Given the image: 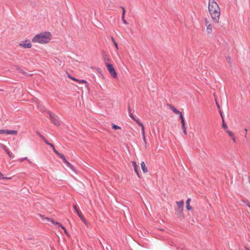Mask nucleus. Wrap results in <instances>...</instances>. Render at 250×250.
<instances>
[{
    "instance_id": "1",
    "label": "nucleus",
    "mask_w": 250,
    "mask_h": 250,
    "mask_svg": "<svg viewBox=\"0 0 250 250\" xmlns=\"http://www.w3.org/2000/svg\"><path fill=\"white\" fill-rule=\"evenodd\" d=\"M208 9L212 21L218 23L220 16V8L215 0H208Z\"/></svg>"
},
{
    "instance_id": "2",
    "label": "nucleus",
    "mask_w": 250,
    "mask_h": 250,
    "mask_svg": "<svg viewBox=\"0 0 250 250\" xmlns=\"http://www.w3.org/2000/svg\"><path fill=\"white\" fill-rule=\"evenodd\" d=\"M51 34L49 32H42L36 35L32 40L33 42L46 43L51 40Z\"/></svg>"
},
{
    "instance_id": "3",
    "label": "nucleus",
    "mask_w": 250,
    "mask_h": 250,
    "mask_svg": "<svg viewBox=\"0 0 250 250\" xmlns=\"http://www.w3.org/2000/svg\"><path fill=\"white\" fill-rule=\"evenodd\" d=\"M45 222L47 223L48 224H49L50 223H52L53 224L57 225L59 227H61L63 230L65 232V233L66 235H68V233L67 232V230L65 227H64L63 226H62L60 223L55 221L54 220L49 218H45L44 221Z\"/></svg>"
},
{
    "instance_id": "4",
    "label": "nucleus",
    "mask_w": 250,
    "mask_h": 250,
    "mask_svg": "<svg viewBox=\"0 0 250 250\" xmlns=\"http://www.w3.org/2000/svg\"><path fill=\"white\" fill-rule=\"evenodd\" d=\"M106 66L111 76L114 78H116L117 73L114 68L113 65L110 63H107Z\"/></svg>"
},
{
    "instance_id": "5",
    "label": "nucleus",
    "mask_w": 250,
    "mask_h": 250,
    "mask_svg": "<svg viewBox=\"0 0 250 250\" xmlns=\"http://www.w3.org/2000/svg\"><path fill=\"white\" fill-rule=\"evenodd\" d=\"M19 46L23 48H30L32 47V44L30 40H25L19 43Z\"/></svg>"
},
{
    "instance_id": "6",
    "label": "nucleus",
    "mask_w": 250,
    "mask_h": 250,
    "mask_svg": "<svg viewBox=\"0 0 250 250\" xmlns=\"http://www.w3.org/2000/svg\"><path fill=\"white\" fill-rule=\"evenodd\" d=\"M49 114L50 116V118L51 119V122L56 125L59 126L60 125V122L58 120V117L52 114L51 112H49Z\"/></svg>"
},
{
    "instance_id": "7",
    "label": "nucleus",
    "mask_w": 250,
    "mask_h": 250,
    "mask_svg": "<svg viewBox=\"0 0 250 250\" xmlns=\"http://www.w3.org/2000/svg\"><path fill=\"white\" fill-rule=\"evenodd\" d=\"M6 134L10 135H17L18 131L16 130H11L7 129H0V134Z\"/></svg>"
},
{
    "instance_id": "8",
    "label": "nucleus",
    "mask_w": 250,
    "mask_h": 250,
    "mask_svg": "<svg viewBox=\"0 0 250 250\" xmlns=\"http://www.w3.org/2000/svg\"><path fill=\"white\" fill-rule=\"evenodd\" d=\"M205 25L207 27V31L208 33L210 34L212 32V26L210 22L208 20H205Z\"/></svg>"
},
{
    "instance_id": "9",
    "label": "nucleus",
    "mask_w": 250,
    "mask_h": 250,
    "mask_svg": "<svg viewBox=\"0 0 250 250\" xmlns=\"http://www.w3.org/2000/svg\"><path fill=\"white\" fill-rule=\"evenodd\" d=\"M173 111L176 114H177V115H178L179 116L181 120L182 125H185V119L183 116L182 112H180V110H173Z\"/></svg>"
},
{
    "instance_id": "10",
    "label": "nucleus",
    "mask_w": 250,
    "mask_h": 250,
    "mask_svg": "<svg viewBox=\"0 0 250 250\" xmlns=\"http://www.w3.org/2000/svg\"><path fill=\"white\" fill-rule=\"evenodd\" d=\"M184 201L183 200H181L179 202H176V204L178 207V210L179 212L182 213L183 209V207H184Z\"/></svg>"
},
{
    "instance_id": "11",
    "label": "nucleus",
    "mask_w": 250,
    "mask_h": 250,
    "mask_svg": "<svg viewBox=\"0 0 250 250\" xmlns=\"http://www.w3.org/2000/svg\"><path fill=\"white\" fill-rule=\"evenodd\" d=\"M73 207H74V208L75 211L76 212L77 214H78V215L79 216V217H81V216H83L82 214V213L81 211V210H80L79 207L76 205H74L73 206Z\"/></svg>"
},
{
    "instance_id": "12",
    "label": "nucleus",
    "mask_w": 250,
    "mask_h": 250,
    "mask_svg": "<svg viewBox=\"0 0 250 250\" xmlns=\"http://www.w3.org/2000/svg\"><path fill=\"white\" fill-rule=\"evenodd\" d=\"M132 166L134 167V169L135 172L137 174L138 177L139 178H140V175L139 171H138V168H137V165L136 163L135 162H132Z\"/></svg>"
},
{
    "instance_id": "13",
    "label": "nucleus",
    "mask_w": 250,
    "mask_h": 250,
    "mask_svg": "<svg viewBox=\"0 0 250 250\" xmlns=\"http://www.w3.org/2000/svg\"><path fill=\"white\" fill-rule=\"evenodd\" d=\"M121 8L123 10V12H122V21H123V22L125 23V24H127V21H126V20H125V7H121Z\"/></svg>"
},
{
    "instance_id": "14",
    "label": "nucleus",
    "mask_w": 250,
    "mask_h": 250,
    "mask_svg": "<svg viewBox=\"0 0 250 250\" xmlns=\"http://www.w3.org/2000/svg\"><path fill=\"white\" fill-rule=\"evenodd\" d=\"M141 168L143 171L144 173H146L147 172V167H146V164L144 162H142L141 163Z\"/></svg>"
},
{
    "instance_id": "15",
    "label": "nucleus",
    "mask_w": 250,
    "mask_h": 250,
    "mask_svg": "<svg viewBox=\"0 0 250 250\" xmlns=\"http://www.w3.org/2000/svg\"><path fill=\"white\" fill-rule=\"evenodd\" d=\"M103 60L106 66L107 63H110V59L109 56L107 55H105L104 56Z\"/></svg>"
},
{
    "instance_id": "16",
    "label": "nucleus",
    "mask_w": 250,
    "mask_h": 250,
    "mask_svg": "<svg viewBox=\"0 0 250 250\" xmlns=\"http://www.w3.org/2000/svg\"><path fill=\"white\" fill-rule=\"evenodd\" d=\"M0 119L2 121H5L8 119L7 115L1 111V115H0Z\"/></svg>"
},
{
    "instance_id": "17",
    "label": "nucleus",
    "mask_w": 250,
    "mask_h": 250,
    "mask_svg": "<svg viewBox=\"0 0 250 250\" xmlns=\"http://www.w3.org/2000/svg\"><path fill=\"white\" fill-rule=\"evenodd\" d=\"M222 127L224 129V130L227 132V130H229L228 126L227 124L225 122L224 118H223V121H222Z\"/></svg>"
},
{
    "instance_id": "18",
    "label": "nucleus",
    "mask_w": 250,
    "mask_h": 250,
    "mask_svg": "<svg viewBox=\"0 0 250 250\" xmlns=\"http://www.w3.org/2000/svg\"><path fill=\"white\" fill-rule=\"evenodd\" d=\"M190 199L188 198L186 201V208L188 210H189L191 209L192 208L190 206Z\"/></svg>"
},
{
    "instance_id": "19",
    "label": "nucleus",
    "mask_w": 250,
    "mask_h": 250,
    "mask_svg": "<svg viewBox=\"0 0 250 250\" xmlns=\"http://www.w3.org/2000/svg\"><path fill=\"white\" fill-rule=\"evenodd\" d=\"M35 104H36V108H39V109H42L43 107V105L42 104H40V102L37 100V99L35 101Z\"/></svg>"
},
{
    "instance_id": "20",
    "label": "nucleus",
    "mask_w": 250,
    "mask_h": 250,
    "mask_svg": "<svg viewBox=\"0 0 250 250\" xmlns=\"http://www.w3.org/2000/svg\"><path fill=\"white\" fill-rule=\"evenodd\" d=\"M64 163L66 164L67 167H69L72 170L74 171L75 169L74 167L68 161L66 160V161H65Z\"/></svg>"
},
{
    "instance_id": "21",
    "label": "nucleus",
    "mask_w": 250,
    "mask_h": 250,
    "mask_svg": "<svg viewBox=\"0 0 250 250\" xmlns=\"http://www.w3.org/2000/svg\"><path fill=\"white\" fill-rule=\"evenodd\" d=\"M0 147L2 148L6 153L10 150L4 145L2 144H0Z\"/></svg>"
},
{
    "instance_id": "22",
    "label": "nucleus",
    "mask_w": 250,
    "mask_h": 250,
    "mask_svg": "<svg viewBox=\"0 0 250 250\" xmlns=\"http://www.w3.org/2000/svg\"><path fill=\"white\" fill-rule=\"evenodd\" d=\"M111 41H112V42L113 43L115 47H116V49L118 50V43L116 42L114 38L113 37H111Z\"/></svg>"
},
{
    "instance_id": "23",
    "label": "nucleus",
    "mask_w": 250,
    "mask_h": 250,
    "mask_svg": "<svg viewBox=\"0 0 250 250\" xmlns=\"http://www.w3.org/2000/svg\"><path fill=\"white\" fill-rule=\"evenodd\" d=\"M77 82H78L79 83H84L86 84V86H88V83L84 80H76Z\"/></svg>"
},
{
    "instance_id": "24",
    "label": "nucleus",
    "mask_w": 250,
    "mask_h": 250,
    "mask_svg": "<svg viewBox=\"0 0 250 250\" xmlns=\"http://www.w3.org/2000/svg\"><path fill=\"white\" fill-rule=\"evenodd\" d=\"M24 160H27L29 163H31V161L30 160H28L27 157L19 159L18 161L21 163Z\"/></svg>"
},
{
    "instance_id": "25",
    "label": "nucleus",
    "mask_w": 250,
    "mask_h": 250,
    "mask_svg": "<svg viewBox=\"0 0 250 250\" xmlns=\"http://www.w3.org/2000/svg\"><path fill=\"white\" fill-rule=\"evenodd\" d=\"M11 177H4L3 174L0 172V179H11Z\"/></svg>"
},
{
    "instance_id": "26",
    "label": "nucleus",
    "mask_w": 250,
    "mask_h": 250,
    "mask_svg": "<svg viewBox=\"0 0 250 250\" xmlns=\"http://www.w3.org/2000/svg\"><path fill=\"white\" fill-rule=\"evenodd\" d=\"M142 128V134L143 137V139L145 142H146V138H145V128L144 126L141 127Z\"/></svg>"
},
{
    "instance_id": "27",
    "label": "nucleus",
    "mask_w": 250,
    "mask_h": 250,
    "mask_svg": "<svg viewBox=\"0 0 250 250\" xmlns=\"http://www.w3.org/2000/svg\"><path fill=\"white\" fill-rule=\"evenodd\" d=\"M7 154L10 158H11V159L14 158V155L10 150L7 153Z\"/></svg>"
},
{
    "instance_id": "28",
    "label": "nucleus",
    "mask_w": 250,
    "mask_h": 250,
    "mask_svg": "<svg viewBox=\"0 0 250 250\" xmlns=\"http://www.w3.org/2000/svg\"><path fill=\"white\" fill-rule=\"evenodd\" d=\"M182 129L183 130V133H184V134L186 135L187 134V131H186L185 125H182Z\"/></svg>"
},
{
    "instance_id": "29",
    "label": "nucleus",
    "mask_w": 250,
    "mask_h": 250,
    "mask_svg": "<svg viewBox=\"0 0 250 250\" xmlns=\"http://www.w3.org/2000/svg\"><path fill=\"white\" fill-rule=\"evenodd\" d=\"M112 128L114 130H118L121 129V127L117 125L113 124L112 125Z\"/></svg>"
},
{
    "instance_id": "30",
    "label": "nucleus",
    "mask_w": 250,
    "mask_h": 250,
    "mask_svg": "<svg viewBox=\"0 0 250 250\" xmlns=\"http://www.w3.org/2000/svg\"><path fill=\"white\" fill-rule=\"evenodd\" d=\"M226 132L228 133L229 136L231 137V138L234 136V134L229 130H227Z\"/></svg>"
},
{
    "instance_id": "31",
    "label": "nucleus",
    "mask_w": 250,
    "mask_h": 250,
    "mask_svg": "<svg viewBox=\"0 0 250 250\" xmlns=\"http://www.w3.org/2000/svg\"><path fill=\"white\" fill-rule=\"evenodd\" d=\"M129 116L130 117L132 118V119H133L134 121H135V120H136V119L137 118V117H136L135 115H134L132 113H131L130 112H129Z\"/></svg>"
},
{
    "instance_id": "32",
    "label": "nucleus",
    "mask_w": 250,
    "mask_h": 250,
    "mask_svg": "<svg viewBox=\"0 0 250 250\" xmlns=\"http://www.w3.org/2000/svg\"><path fill=\"white\" fill-rule=\"evenodd\" d=\"M59 157L62 159V160H63V162H64L65 161H66V159H65V157L64 156V155L62 154H61Z\"/></svg>"
},
{
    "instance_id": "33",
    "label": "nucleus",
    "mask_w": 250,
    "mask_h": 250,
    "mask_svg": "<svg viewBox=\"0 0 250 250\" xmlns=\"http://www.w3.org/2000/svg\"><path fill=\"white\" fill-rule=\"evenodd\" d=\"M53 151L59 156L61 154V153H59L55 148H54Z\"/></svg>"
},
{
    "instance_id": "34",
    "label": "nucleus",
    "mask_w": 250,
    "mask_h": 250,
    "mask_svg": "<svg viewBox=\"0 0 250 250\" xmlns=\"http://www.w3.org/2000/svg\"><path fill=\"white\" fill-rule=\"evenodd\" d=\"M19 72L22 74H24V75H26V73L25 72H24L23 70L21 69H19Z\"/></svg>"
},
{
    "instance_id": "35",
    "label": "nucleus",
    "mask_w": 250,
    "mask_h": 250,
    "mask_svg": "<svg viewBox=\"0 0 250 250\" xmlns=\"http://www.w3.org/2000/svg\"><path fill=\"white\" fill-rule=\"evenodd\" d=\"M81 218V219L82 220V221L84 223L86 220L85 219V218L83 217V216H81V217H80Z\"/></svg>"
},
{
    "instance_id": "36",
    "label": "nucleus",
    "mask_w": 250,
    "mask_h": 250,
    "mask_svg": "<svg viewBox=\"0 0 250 250\" xmlns=\"http://www.w3.org/2000/svg\"><path fill=\"white\" fill-rule=\"evenodd\" d=\"M40 137L42 140H45L46 139L41 134H40V133H38Z\"/></svg>"
},
{
    "instance_id": "37",
    "label": "nucleus",
    "mask_w": 250,
    "mask_h": 250,
    "mask_svg": "<svg viewBox=\"0 0 250 250\" xmlns=\"http://www.w3.org/2000/svg\"><path fill=\"white\" fill-rule=\"evenodd\" d=\"M167 105L169 107V108H170V109H173V110L176 109V108H175L174 106H172V105H169V104H168V105Z\"/></svg>"
},
{
    "instance_id": "38",
    "label": "nucleus",
    "mask_w": 250,
    "mask_h": 250,
    "mask_svg": "<svg viewBox=\"0 0 250 250\" xmlns=\"http://www.w3.org/2000/svg\"><path fill=\"white\" fill-rule=\"evenodd\" d=\"M231 139L232 140L233 142L234 143H236V138H235V136H233V137L231 138Z\"/></svg>"
},
{
    "instance_id": "39",
    "label": "nucleus",
    "mask_w": 250,
    "mask_h": 250,
    "mask_svg": "<svg viewBox=\"0 0 250 250\" xmlns=\"http://www.w3.org/2000/svg\"><path fill=\"white\" fill-rule=\"evenodd\" d=\"M68 77H69V78H70L71 79H72V80H74V81H76V80H77V79H76V78H74V77H72L70 76V75H69V76H68Z\"/></svg>"
},
{
    "instance_id": "40",
    "label": "nucleus",
    "mask_w": 250,
    "mask_h": 250,
    "mask_svg": "<svg viewBox=\"0 0 250 250\" xmlns=\"http://www.w3.org/2000/svg\"><path fill=\"white\" fill-rule=\"evenodd\" d=\"M220 116H221L222 120L223 121V118H224V116L223 115V112H222L221 110H220Z\"/></svg>"
},
{
    "instance_id": "41",
    "label": "nucleus",
    "mask_w": 250,
    "mask_h": 250,
    "mask_svg": "<svg viewBox=\"0 0 250 250\" xmlns=\"http://www.w3.org/2000/svg\"><path fill=\"white\" fill-rule=\"evenodd\" d=\"M216 105L217 106V107L218 108L220 109L221 107L220 106V105L218 104V102L217 101V100H216Z\"/></svg>"
},
{
    "instance_id": "42",
    "label": "nucleus",
    "mask_w": 250,
    "mask_h": 250,
    "mask_svg": "<svg viewBox=\"0 0 250 250\" xmlns=\"http://www.w3.org/2000/svg\"><path fill=\"white\" fill-rule=\"evenodd\" d=\"M84 223L87 227H89L90 225L89 223L87 221H86Z\"/></svg>"
},
{
    "instance_id": "43",
    "label": "nucleus",
    "mask_w": 250,
    "mask_h": 250,
    "mask_svg": "<svg viewBox=\"0 0 250 250\" xmlns=\"http://www.w3.org/2000/svg\"><path fill=\"white\" fill-rule=\"evenodd\" d=\"M137 124H138L139 125L141 126V127L144 126L143 124H142L140 122H138Z\"/></svg>"
},
{
    "instance_id": "44",
    "label": "nucleus",
    "mask_w": 250,
    "mask_h": 250,
    "mask_svg": "<svg viewBox=\"0 0 250 250\" xmlns=\"http://www.w3.org/2000/svg\"><path fill=\"white\" fill-rule=\"evenodd\" d=\"M44 142V143L47 144V145H49V142L46 140L45 139V140L43 141Z\"/></svg>"
},
{
    "instance_id": "45",
    "label": "nucleus",
    "mask_w": 250,
    "mask_h": 250,
    "mask_svg": "<svg viewBox=\"0 0 250 250\" xmlns=\"http://www.w3.org/2000/svg\"><path fill=\"white\" fill-rule=\"evenodd\" d=\"M49 146L52 147L53 150L54 149V148H55L54 146L52 144L49 143Z\"/></svg>"
},
{
    "instance_id": "46",
    "label": "nucleus",
    "mask_w": 250,
    "mask_h": 250,
    "mask_svg": "<svg viewBox=\"0 0 250 250\" xmlns=\"http://www.w3.org/2000/svg\"><path fill=\"white\" fill-rule=\"evenodd\" d=\"M244 130L245 131V137L246 138L247 137V133L248 132V129L247 128H245L244 129Z\"/></svg>"
},
{
    "instance_id": "47",
    "label": "nucleus",
    "mask_w": 250,
    "mask_h": 250,
    "mask_svg": "<svg viewBox=\"0 0 250 250\" xmlns=\"http://www.w3.org/2000/svg\"><path fill=\"white\" fill-rule=\"evenodd\" d=\"M135 121L137 123H138V122H140V121H139V119H138V118H137L136 119V120H135Z\"/></svg>"
},
{
    "instance_id": "48",
    "label": "nucleus",
    "mask_w": 250,
    "mask_h": 250,
    "mask_svg": "<svg viewBox=\"0 0 250 250\" xmlns=\"http://www.w3.org/2000/svg\"><path fill=\"white\" fill-rule=\"evenodd\" d=\"M231 58L230 57H228L227 58V60L228 62H229L230 61Z\"/></svg>"
},
{
    "instance_id": "49",
    "label": "nucleus",
    "mask_w": 250,
    "mask_h": 250,
    "mask_svg": "<svg viewBox=\"0 0 250 250\" xmlns=\"http://www.w3.org/2000/svg\"><path fill=\"white\" fill-rule=\"evenodd\" d=\"M243 202L244 203H245L247 205V204H249V203L247 202V201H245V200H243Z\"/></svg>"
},
{
    "instance_id": "50",
    "label": "nucleus",
    "mask_w": 250,
    "mask_h": 250,
    "mask_svg": "<svg viewBox=\"0 0 250 250\" xmlns=\"http://www.w3.org/2000/svg\"><path fill=\"white\" fill-rule=\"evenodd\" d=\"M245 250H250V249H249L248 248H247V247H245Z\"/></svg>"
},
{
    "instance_id": "51",
    "label": "nucleus",
    "mask_w": 250,
    "mask_h": 250,
    "mask_svg": "<svg viewBox=\"0 0 250 250\" xmlns=\"http://www.w3.org/2000/svg\"><path fill=\"white\" fill-rule=\"evenodd\" d=\"M247 206L250 208V204H247Z\"/></svg>"
}]
</instances>
